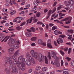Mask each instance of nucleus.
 I'll return each instance as SVG.
<instances>
[{"mask_svg": "<svg viewBox=\"0 0 74 74\" xmlns=\"http://www.w3.org/2000/svg\"><path fill=\"white\" fill-rule=\"evenodd\" d=\"M19 61L21 62L20 64L22 67L21 68V70H25V59L23 58V56H20L18 58Z\"/></svg>", "mask_w": 74, "mask_h": 74, "instance_id": "nucleus-1", "label": "nucleus"}, {"mask_svg": "<svg viewBox=\"0 0 74 74\" xmlns=\"http://www.w3.org/2000/svg\"><path fill=\"white\" fill-rule=\"evenodd\" d=\"M34 58L36 60L38 59L39 62H41L42 61V59L44 58V57H42V54L40 53L38 55L37 54L34 56Z\"/></svg>", "mask_w": 74, "mask_h": 74, "instance_id": "nucleus-2", "label": "nucleus"}, {"mask_svg": "<svg viewBox=\"0 0 74 74\" xmlns=\"http://www.w3.org/2000/svg\"><path fill=\"white\" fill-rule=\"evenodd\" d=\"M72 19V18L71 17H67L66 18H65L63 20H61V21H66V22H65V24H69V23H70L71 21V19Z\"/></svg>", "mask_w": 74, "mask_h": 74, "instance_id": "nucleus-3", "label": "nucleus"}, {"mask_svg": "<svg viewBox=\"0 0 74 74\" xmlns=\"http://www.w3.org/2000/svg\"><path fill=\"white\" fill-rule=\"evenodd\" d=\"M31 55L32 57H34L37 55H38V53L37 52H35L34 50H32L30 51Z\"/></svg>", "mask_w": 74, "mask_h": 74, "instance_id": "nucleus-4", "label": "nucleus"}, {"mask_svg": "<svg viewBox=\"0 0 74 74\" xmlns=\"http://www.w3.org/2000/svg\"><path fill=\"white\" fill-rule=\"evenodd\" d=\"M12 72L13 73H15V74H18V69L16 68V67L15 66H14L13 67V68L12 70Z\"/></svg>", "mask_w": 74, "mask_h": 74, "instance_id": "nucleus-5", "label": "nucleus"}, {"mask_svg": "<svg viewBox=\"0 0 74 74\" xmlns=\"http://www.w3.org/2000/svg\"><path fill=\"white\" fill-rule=\"evenodd\" d=\"M51 55L52 58H53L54 59H56V54H55V53L53 51H51Z\"/></svg>", "mask_w": 74, "mask_h": 74, "instance_id": "nucleus-6", "label": "nucleus"}, {"mask_svg": "<svg viewBox=\"0 0 74 74\" xmlns=\"http://www.w3.org/2000/svg\"><path fill=\"white\" fill-rule=\"evenodd\" d=\"M26 64L28 66H29L32 64V62H30V61L29 60H27L26 61Z\"/></svg>", "mask_w": 74, "mask_h": 74, "instance_id": "nucleus-7", "label": "nucleus"}, {"mask_svg": "<svg viewBox=\"0 0 74 74\" xmlns=\"http://www.w3.org/2000/svg\"><path fill=\"white\" fill-rule=\"evenodd\" d=\"M26 58L28 60L30 59L31 58V56H30L29 52H27L26 53Z\"/></svg>", "mask_w": 74, "mask_h": 74, "instance_id": "nucleus-8", "label": "nucleus"}, {"mask_svg": "<svg viewBox=\"0 0 74 74\" xmlns=\"http://www.w3.org/2000/svg\"><path fill=\"white\" fill-rule=\"evenodd\" d=\"M9 38H10V37L8 36H6L4 38L3 40H2V42H3L4 41V42H6L8 40Z\"/></svg>", "mask_w": 74, "mask_h": 74, "instance_id": "nucleus-9", "label": "nucleus"}, {"mask_svg": "<svg viewBox=\"0 0 74 74\" xmlns=\"http://www.w3.org/2000/svg\"><path fill=\"white\" fill-rule=\"evenodd\" d=\"M5 37V35L2 33H0V41L2 40Z\"/></svg>", "mask_w": 74, "mask_h": 74, "instance_id": "nucleus-10", "label": "nucleus"}, {"mask_svg": "<svg viewBox=\"0 0 74 74\" xmlns=\"http://www.w3.org/2000/svg\"><path fill=\"white\" fill-rule=\"evenodd\" d=\"M7 60L8 62H9V64H11V63H12V58L11 57H8L7 58Z\"/></svg>", "mask_w": 74, "mask_h": 74, "instance_id": "nucleus-11", "label": "nucleus"}, {"mask_svg": "<svg viewBox=\"0 0 74 74\" xmlns=\"http://www.w3.org/2000/svg\"><path fill=\"white\" fill-rule=\"evenodd\" d=\"M66 6L68 8H69V9H70V10H72L73 8V6L72 5H70L69 4H67Z\"/></svg>", "mask_w": 74, "mask_h": 74, "instance_id": "nucleus-12", "label": "nucleus"}, {"mask_svg": "<svg viewBox=\"0 0 74 74\" xmlns=\"http://www.w3.org/2000/svg\"><path fill=\"white\" fill-rule=\"evenodd\" d=\"M12 47H13V48L14 49H17L19 47H18V45L17 44H14L12 45Z\"/></svg>", "mask_w": 74, "mask_h": 74, "instance_id": "nucleus-13", "label": "nucleus"}, {"mask_svg": "<svg viewBox=\"0 0 74 74\" xmlns=\"http://www.w3.org/2000/svg\"><path fill=\"white\" fill-rule=\"evenodd\" d=\"M32 20H33V17H32L31 18L30 20V19H28L27 20V24L28 23H31L32 21Z\"/></svg>", "mask_w": 74, "mask_h": 74, "instance_id": "nucleus-14", "label": "nucleus"}, {"mask_svg": "<svg viewBox=\"0 0 74 74\" xmlns=\"http://www.w3.org/2000/svg\"><path fill=\"white\" fill-rule=\"evenodd\" d=\"M19 50H17L14 53L13 56L16 57V56H18V55L19 54Z\"/></svg>", "mask_w": 74, "mask_h": 74, "instance_id": "nucleus-15", "label": "nucleus"}, {"mask_svg": "<svg viewBox=\"0 0 74 74\" xmlns=\"http://www.w3.org/2000/svg\"><path fill=\"white\" fill-rule=\"evenodd\" d=\"M38 42L39 44L42 45V40L41 39H38Z\"/></svg>", "mask_w": 74, "mask_h": 74, "instance_id": "nucleus-16", "label": "nucleus"}, {"mask_svg": "<svg viewBox=\"0 0 74 74\" xmlns=\"http://www.w3.org/2000/svg\"><path fill=\"white\" fill-rule=\"evenodd\" d=\"M14 49L12 48H10L8 49V51L9 53H11V52H13L14 51Z\"/></svg>", "mask_w": 74, "mask_h": 74, "instance_id": "nucleus-17", "label": "nucleus"}, {"mask_svg": "<svg viewBox=\"0 0 74 74\" xmlns=\"http://www.w3.org/2000/svg\"><path fill=\"white\" fill-rule=\"evenodd\" d=\"M55 64L56 66L57 67H60V63L59 62H55Z\"/></svg>", "mask_w": 74, "mask_h": 74, "instance_id": "nucleus-18", "label": "nucleus"}, {"mask_svg": "<svg viewBox=\"0 0 74 74\" xmlns=\"http://www.w3.org/2000/svg\"><path fill=\"white\" fill-rule=\"evenodd\" d=\"M63 74H68L69 72H67V69H64L63 70Z\"/></svg>", "mask_w": 74, "mask_h": 74, "instance_id": "nucleus-19", "label": "nucleus"}, {"mask_svg": "<svg viewBox=\"0 0 74 74\" xmlns=\"http://www.w3.org/2000/svg\"><path fill=\"white\" fill-rule=\"evenodd\" d=\"M10 65L9 66V69H11L12 67H14V65H13V64L12 62L11 63V64H10Z\"/></svg>", "mask_w": 74, "mask_h": 74, "instance_id": "nucleus-20", "label": "nucleus"}, {"mask_svg": "<svg viewBox=\"0 0 74 74\" xmlns=\"http://www.w3.org/2000/svg\"><path fill=\"white\" fill-rule=\"evenodd\" d=\"M69 4H71L72 5H73L74 3V1L73 0H70L69 2Z\"/></svg>", "mask_w": 74, "mask_h": 74, "instance_id": "nucleus-21", "label": "nucleus"}, {"mask_svg": "<svg viewBox=\"0 0 74 74\" xmlns=\"http://www.w3.org/2000/svg\"><path fill=\"white\" fill-rule=\"evenodd\" d=\"M47 47L49 48H52V46L51 45V43H47Z\"/></svg>", "mask_w": 74, "mask_h": 74, "instance_id": "nucleus-22", "label": "nucleus"}, {"mask_svg": "<svg viewBox=\"0 0 74 74\" xmlns=\"http://www.w3.org/2000/svg\"><path fill=\"white\" fill-rule=\"evenodd\" d=\"M16 11H15V10H13L12 12H10V14H11V15H14L16 14Z\"/></svg>", "mask_w": 74, "mask_h": 74, "instance_id": "nucleus-23", "label": "nucleus"}, {"mask_svg": "<svg viewBox=\"0 0 74 74\" xmlns=\"http://www.w3.org/2000/svg\"><path fill=\"white\" fill-rule=\"evenodd\" d=\"M30 60L32 62V63H33V64H36L35 61L34 60V59L32 58H31Z\"/></svg>", "mask_w": 74, "mask_h": 74, "instance_id": "nucleus-24", "label": "nucleus"}, {"mask_svg": "<svg viewBox=\"0 0 74 74\" xmlns=\"http://www.w3.org/2000/svg\"><path fill=\"white\" fill-rule=\"evenodd\" d=\"M58 33H59V30H58L56 29L54 31V33L56 35H58Z\"/></svg>", "mask_w": 74, "mask_h": 74, "instance_id": "nucleus-25", "label": "nucleus"}, {"mask_svg": "<svg viewBox=\"0 0 74 74\" xmlns=\"http://www.w3.org/2000/svg\"><path fill=\"white\" fill-rule=\"evenodd\" d=\"M36 39L37 38L36 37H33L31 38V40L32 41H36Z\"/></svg>", "mask_w": 74, "mask_h": 74, "instance_id": "nucleus-26", "label": "nucleus"}, {"mask_svg": "<svg viewBox=\"0 0 74 74\" xmlns=\"http://www.w3.org/2000/svg\"><path fill=\"white\" fill-rule=\"evenodd\" d=\"M45 63L46 64H48V59H47V58L46 56L45 57Z\"/></svg>", "mask_w": 74, "mask_h": 74, "instance_id": "nucleus-27", "label": "nucleus"}, {"mask_svg": "<svg viewBox=\"0 0 74 74\" xmlns=\"http://www.w3.org/2000/svg\"><path fill=\"white\" fill-rule=\"evenodd\" d=\"M68 32L72 34V33H73L74 32H73V30H68Z\"/></svg>", "mask_w": 74, "mask_h": 74, "instance_id": "nucleus-28", "label": "nucleus"}, {"mask_svg": "<svg viewBox=\"0 0 74 74\" xmlns=\"http://www.w3.org/2000/svg\"><path fill=\"white\" fill-rule=\"evenodd\" d=\"M58 40L61 43H62V42H63V40L62 38H59Z\"/></svg>", "mask_w": 74, "mask_h": 74, "instance_id": "nucleus-29", "label": "nucleus"}, {"mask_svg": "<svg viewBox=\"0 0 74 74\" xmlns=\"http://www.w3.org/2000/svg\"><path fill=\"white\" fill-rule=\"evenodd\" d=\"M47 70V68L46 67H45L43 68L42 69V71H46Z\"/></svg>", "mask_w": 74, "mask_h": 74, "instance_id": "nucleus-30", "label": "nucleus"}, {"mask_svg": "<svg viewBox=\"0 0 74 74\" xmlns=\"http://www.w3.org/2000/svg\"><path fill=\"white\" fill-rule=\"evenodd\" d=\"M8 44L10 47H12V44H11V42L10 40L8 41Z\"/></svg>", "mask_w": 74, "mask_h": 74, "instance_id": "nucleus-31", "label": "nucleus"}, {"mask_svg": "<svg viewBox=\"0 0 74 74\" xmlns=\"http://www.w3.org/2000/svg\"><path fill=\"white\" fill-rule=\"evenodd\" d=\"M17 62H17V59L14 60L13 61V64H16Z\"/></svg>", "mask_w": 74, "mask_h": 74, "instance_id": "nucleus-32", "label": "nucleus"}, {"mask_svg": "<svg viewBox=\"0 0 74 74\" xmlns=\"http://www.w3.org/2000/svg\"><path fill=\"white\" fill-rule=\"evenodd\" d=\"M29 34H30V32H27L25 33V35L27 37H30Z\"/></svg>", "mask_w": 74, "mask_h": 74, "instance_id": "nucleus-33", "label": "nucleus"}, {"mask_svg": "<svg viewBox=\"0 0 74 74\" xmlns=\"http://www.w3.org/2000/svg\"><path fill=\"white\" fill-rule=\"evenodd\" d=\"M31 29L32 30V32H36V29H35V28L33 27H32L31 28Z\"/></svg>", "mask_w": 74, "mask_h": 74, "instance_id": "nucleus-34", "label": "nucleus"}, {"mask_svg": "<svg viewBox=\"0 0 74 74\" xmlns=\"http://www.w3.org/2000/svg\"><path fill=\"white\" fill-rule=\"evenodd\" d=\"M52 12V10H50L49 12L48 13V16H50V15L51 14V12Z\"/></svg>", "mask_w": 74, "mask_h": 74, "instance_id": "nucleus-35", "label": "nucleus"}, {"mask_svg": "<svg viewBox=\"0 0 74 74\" xmlns=\"http://www.w3.org/2000/svg\"><path fill=\"white\" fill-rule=\"evenodd\" d=\"M36 69L37 71H38V70H39L41 69V67L40 66H37L36 67Z\"/></svg>", "mask_w": 74, "mask_h": 74, "instance_id": "nucleus-36", "label": "nucleus"}, {"mask_svg": "<svg viewBox=\"0 0 74 74\" xmlns=\"http://www.w3.org/2000/svg\"><path fill=\"white\" fill-rule=\"evenodd\" d=\"M66 37L65 36L63 35L62 34L59 36V37H61V38H64V37Z\"/></svg>", "mask_w": 74, "mask_h": 74, "instance_id": "nucleus-37", "label": "nucleus"}, {"mask_svg": "<svg viewBox=\"0 0 74 74\" xmlns=\"http://www.w3.org/2000/svg\"><path fill=\"white\" fill-rule=\"evenodd\" d=\"M48 56L49 58V59H50V60L51 59V55H50V52H49L48 53Z\"/></svg>", "mask_w": 74, "mask_h": 74, "instance_id": "nucleus-38", "label": "nucleus"}, {"mask_svg": "<svg viewBox=\"0 0 74 74\" xmlns=\"http://www.w3.org/2000/svg\"><path fill=\"white\" fill-rule=\"evenodd\" d=\"M34 23L37 22V21H38L37 19H36V18L35 17H34Z\"/></svg>", "mask_w": 74, "mask_h": 74, "instance_id": "nucleus-39", "label": "nucleus"}, {"mask_svg": "<svg viewBox=\"0 0 74 74\" xmlns=\"http://www.w3.org/2000/svg\"><path fill=\"white\" fill-rule=\"evenodd\" d=\"M56 8H54L53 9V12L52 14H53V13H54V12H55L56 11Z\"/></svg>", "mask_w": 74, "mask_h": 74, "instance_id": "nucleus-40", "label": "nucleus"}, {"mask_svg": "<svg viewBox=\"0 0 74 74\" xmlns=\"http://www.w3.org/2000/svg\"><path fill=\"white\" fill-rule=\"evenodd\" d=\"M12 3H13V4L14 5H18V4H17V3H16L15 2V1H13V0H12Z\"/></svg>", "mask_w": 74, "mask_h": 74, "instance_id": "nucleus-41", "label": "nucleus"}, {"mask_svg": "<svg viewBox=\"0 0 74 74\" xmlns=\"http://www.w3.org/2000/svg\"><path fill=\"white\" fill-rule=\"evenodd\" d=\"M60 52L62 55H64V53L63 52V51L62 50H60Z\"/></svg>", "mask_w": 74, "mask_h": 74, "instance_id": "nucleus-42", "label": "nucleus"}, {"mask_svg": "<svg viewBox=\"0 0 74 74\" xmlns=\"http://www.w3.org/2000/svg\"><path fill=\"white\" fill-rule=\"evenodd\" d=\"M26 24V22L24 21L23 23H22L20 25V26H22Z\"/></svg>", "mask_w": 74, "mask_h": 74, "instance_id": "nucleus-43", "label": "nucleus"}, {"mask_svg": "<svg viewBox=\"0 0 74 74\" xmlns=\"http://www.w3.org/2000/svg\"><path fill=\"white\" fill-rule=\"evenodd\" d=\"M57 29V27H56V26H53L52 27V30H55V29Z\"/></svg>", "mask_w": 74, "mask_h": 74, "instance_id": "nucleus-44", "label": "nucleus"}, {"mask_svg": "<svg viewBox=\"0 0 74 74\" xmlns=\"http://www.w3.org/2000/svg\"><path fill=\"white\" fill-rule=\"evenodd\" d=\"M16 64L17 67L20 66V62H19L18 61L17 63Z\"/></svg>", "mask_w": 74, "mask_h": 74, "instance_id": "nucleus-45", "label": "nucleus"}, {"mask_svg": "<svg viewBox=\"0 0 74 74\" xmlns=\"http://www.w3.org/2000/svg\"><path fill=\"white\" fill-rule=\"evenodd\" d=\"M11 44H14L15 43V40L14 39H12L11 40Z\"/></svg>", "mask_w": 74, "mask_h": 74, "instance_id": "nucleus-46", "label": "nucleus"}, {"mask_svg": "<svg viewBox=\"0 0 74 74\" xmlns=\"http://www.w3.org/2000/svg\"><path fill=\"white\" fill-rule=\"evenodd\" d=\"M16 57L15 56H12V59L13 60H15V59H16Z\"/></svg>", "mask_w": 74, "mask_h": 74, "instance_id": "nucleus-47", "label": "nucleus"}, {"mask_svg": "<svg viewBox=\"0 0 74 74\" xmlns=\"http://www.w3.org/2000/svg\"><path fill=\"white\" fill-rule=\"evenodd\" d=\"M16 29L18 30H21V27H20V26H18L16 27Z\"/></svg>", "mask_w": 74, "mask_h": 74, "instance_id": "nucleus-48", "label": "nucleus"}, {"mask_svg": "<svg viewBox=\"0 0 74 74\" xmlns=\"http://www.w3.org/2000/svg\"><path fill=\"white\" fill-rule=\"evenodd\" d=\"M9 62L7 60H5V63L6 64H7Z\"/></svg>", "mask_w": 74, "mask_h": 74, "instance_id": "nucleus-49", "label": "nucleus"}, {"mask_svg": "<svg viewBox=\"0 0 74 74\" xmlns=\"http://www.w3.org/2000/svg\"><path fill=\"white\" fill-rule=\"evenodd\" d=\"M71 48H69V49L68 51V54H70V53L71 52Z\"/></svg>", "mask_w": 74, "mask_h": 74, "instance_id": "nucleus-50", "label": "nucleus"}, {"mask_svg": "<svg viewBox=\"0 0 74 74\" xmlns=\"http://www.w3.org/2000/svg\"><path fill=\"white\" fill-rule=\"evenodd\" d=\"M71 65L72 66H74V60H73L71 63Z\"/></svg>", "mask_w": 74, "mask_h": 74, "instance_id": "nucleus-51", "label": "nucleus"}, {"mask_svg": "<svg viewBox=\"0 0 74 74\" xmlns=\"http://www.w3.org/2000/svg\"><path fill=\"white\" fill-rule=\"evenodd\" d=\"M25 7L26 8H29L30 7V4H28L25 5Z\"/></svg>", "mask_w": 74, "mask_h": 74, "instance_id": "nucleus-52", "label": "nucleus"}, {"mask_svg": "<svg viewBox=\"0 0 74 74\" xmlns=\"http://www.w3.org/2000/svg\"><path fill=\"white\" fill-rule=\"evenodd\" d=\"M37 24L38 25H39V24H40V25H42V24H43V23L40 21L38 22L37 23Z\"/></svg>", "mask_w": 74, "mask_h": 74, "instance_id": "nucleus-53", "label": "nucleus"}, {"mask_svg": "<svg viewBox=\"0 0 74 74\" xmlns=\"http://www.w3.org/2000/svg\"><path fill=\"white\" fill-rule=\"evenodd\" d=\"M40 16V13L39 12L36 14L37 17H39Z\"/></svg>", "mask_w": 74, "mask_h": 74, "instance_id": "nucleus-54", "label": "nucleus"}, {"mask_svg": "<svg viewBox=\"0 0 74 74\" xmlns=\"http://www.w3.org/2000/svg\"><path fill=\"white\" fill-rule=\"evenodd\" d=\"M48 43L51 44V40L49 39L48 40Z\"/></svg>", "mask_w": 74, "mask_h": 74, "instance_id": "nucleus-55", "label": "nucleus"}, {"mask_svg": "<svg viewBox=\"0 0 74 74\" xmlns=\"http://www.w3.org/2000/svg\"><path fill=\"white\" fill-rule=\"evenodd\" d=\"M32 69L31 68L29 69L28 71V73H32Z\"/></svg>", "mask_w": 74, "mask_h": 74, "instance_id": "nucleus-56", "label": "nucleus"}, {"mask_svg": "<svg viewBox=\"0 0 74 74\" xmlns=\"http://www.w3.org/2000/svg\"><path fill=\"white\" fill-rule=\"evenodd\" d=\"M66 59L67 60H68V61H70V60H71V58L69 57H67L66 58Z\"/></svg>", "mask_w": 74, "mask_h": 74, "instance_id": "nucleus-57", "label": "nucleus"}, {"mask_svg": "<svg viewBox=\"0 0 74 74\" xmlns=\"http://www.w3.org/2000/svg\"><path fill=\"white\" fill-rule=\"evenodd\" d=\"M34 5H35L37 6V5H38V4H37V3H36V1H34Z\"/></svg>", "mask_w": 74, "mask_h": 74, "instance_id": "nucleus-58", "label": "nucleus"}, {"mask_svg": "<svg viewBox=\"0 0 74 74\" xmlns=\"http://www.w3.org/2000/svg\"><path fill=\"white\" fill-rule=\"evenodd\" d=\"M36 10H37V8H33L32 10V11H35Z\"/></svg>", "mask_w": 74, "mask_h": 74, "instance_id": "nucleus-59", "label": "nucleus"}, {"mask_svg": "<svg viewBox=\"0 0 74 74\" xmlns=\"http://www.w3.org/2000/svg\"><path fill=\"white\" fill-rule=\"evenodd\" d=\"M6 73L7 74H10V70H7V71H6Z\"/></svg>", "mask_w": 74, "mask_h": 74, "instance_id": "nucleus-60", "label": "nucleus"}, {"mask_svg": "<svg viewBox=\"0 0 74 74\" xmlns=\"http://www.w3.org/2000/svg\"><path fill=\"white\" fill-rule=\"evenodd\" d=\"M57 3V2L56 1L54 2V3L53 4V7H55L56 5V4Z\"/></svg>", "mask_w": 74, "mask_h": 74, "instance_id": "nucleus-61", "label": "nucleus"}, {"mask_svg": "<svg viewBox=\"0 0 74 74\" xmlns=\"http://www.w3.org/2000/svg\"><path fill=\"white\" fill-rule=\"evenodd\" d=\"M62 7L61 6H59V7H58L57 10H60V9H61V8H62Z\"/></svg>", "mask_w": 74, "mask_h": 74, "instance_id": "nucleus-62", "label": "nucleus"}, {"mask_svg": "<svg viewBox=\"0 0 74 74\" xmlns=\"http://www.w3.org/2000/svg\"><path fill=\"white\" fill-rule=\"evenodd\" d=\"M64 51H67L68 50V48H65L64 49Z\"/></svg>", "mask_w": 74, "mask_h": 74, "instance_id": "nucleus-63", "label": "nucleus"}, {"mask_svg": "<svg viewBox=\"0 0 74 74\" xmlns=\"http://www.w3.org/2000/svg\"><path fill=\"white\" fill-rule=\"evenodd\" d=\"M31 46H34L35 45H36V44L35 43H33L32 44H31Z\"/></svg>", "mask_w": 74, "mask_h": 74, "instance_id": "nucleus-64", "label": "nucleus"}]
</instances>
